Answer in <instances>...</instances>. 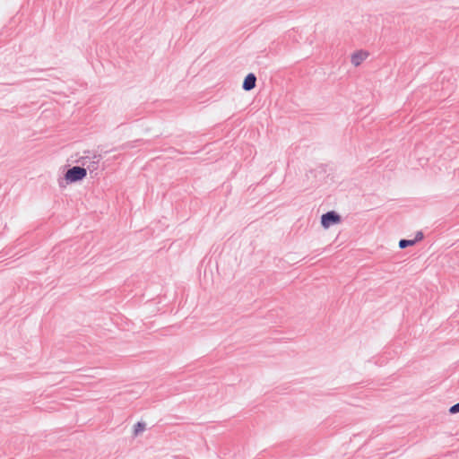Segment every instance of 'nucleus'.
I'll list each match as a JSON object with an SVG mask.
<instances>
[{"instance_id": "nucleus-1", "label": "nucleus", "mask_w": 459, "mask_h": 459, "mask_svg": "<svg viewBox=\"0 0 459 459\" xmlns=\"http://www.w3.org/2000/svg\"><path fill=\"white\" fill-rule=\"evenodd\" d=\"M87 175V169L83 167L74 166L69 169L65 173V179L68 182H76L83 179Z\"/></svg>"}, {"instance_id": "nucleus-2", "label": "nucleus", "mask_w": 459, "mask_h": 459, "mask_svg": "<svg viewBox=\"0 0 459 459\" xmlns=\"http://www.w3.org/2000/svg\"><path fill=\"white\" fill-rule=\"evenodd\" d=\"M341 216L335 212L331 211L322 215L321 224L325 229H328L331 225L339 223Z\"/></svg>"}, {"instance_id": "nucleus-3", "label": "nucleus", "mask_w": 459, "mask_h": 459, "mask_svg": "<svg viewBox=\"0 0 459 459\" xmlns=\"http://www.w3.org/2000/svg\"><path fill=\"white\" fill-rule=\"evenodd\" d=\"M100 161V155H94L91 159L88 157L82 158V165L85 166V169L90 172H93L98 169Z\"/></svg>"}, {"instance_id": "nucleus-4", "label": "nucleus", "mask_w": 459, "mask_h": 459, "mask_svg": "<svg viewBox=\"0 0 459 459\" xmlns=\"http://www.w3.org/2000/svg\"><path fill=\"white\" fill-rule=\"evenodd\" d=\"M368 56V54L365 51H357L351 55V62L354 66H359Z\"/></svg>"}, {"instance_id": "nucleus-5", "label": "nucleus", "mask_w": 459, "mask_h": 459, "mask_svg": "<svg viewBox=\"0 0 459 459\" xmlns=\"http://www.w3.org/2000/svg\"><path fill=\"white\" fill-rule=\"evenodd\" d=\"M255 75L254 74H248L243 82L242 87L245 91H251L255 87Z\"/></svg>"}, {"instance_id": "nucleus-6", "label": "nucleus", "mask_w": 459, "mask_h": 459, "mask_svg": "<svg viewBox=\"0 0 459 459\" xmlns=\"http://www.w3.org/2000/svg\"><path fill=\"white\" fill-rule=\"evenodd\" d=\"M416 243V240H408V239H401L399 241V247L403 249L409 246H413Z\"/></svg>"}, {"instance_id": "nucleus-7", "label": "nucleus", "mask_w": 459, "mask_h": 459, "mask_svg": "<svg viewBox=\"0 0 459 459\" xmlns=\"http://www.w3.org/2000/svg\"><path fill=\"white\" fill-rule=\"evenodd\" d=\"M449 412L451 414H455V413L459 412V403L451 406L449 409Z\"/></svg>"}, {"instance_id": "nucleus-8", "label": "nucleus", "mask_w": 459, "mask_h": 459, "mask_svg": "<svg viewBox=\"0 0 459 459\" xmlns=\"http://www.w3.org/2000/svg\"><path fill=\"white\" fill-rule=\"evenodd\" d=\"M144 428H145L144 423L138 422L135 425V433L137 434L138 432L143 431L144 429Z\"/></svg>"}, {"instance_id": "nucleus-9", "label": "nucleus", "mask_w": 459, "mask_h": 459, "mask_svg": "<svg viewBox=\"0 0 459 459\" xmlns=\"http://www.w3.org/2000/svg\"><path fill=\"white\" fill-rule=\"evenodd\" d=\"M423 237H424V236H423V233H422L421 231H419V232H417V234H416V237H415V239H414V240H416V242H417V241H420V240H421V239L423 238Z\"/></svg>"}]
</instances>
